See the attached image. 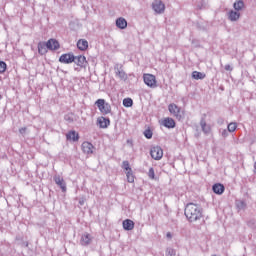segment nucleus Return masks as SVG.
Segmentation results:
<instances>
[{
  "label": "nucleus",
  "mask_w": 256,
  "mask_h": 256,
  "mask_svg": "<svg viewBox=\"0 0 256 256\" xmlns=\"http://www.w3.org/2000/svg\"><path fill=\"white\" fill-rule=\"evenodd\" d=\"M184 215L190 223H195L203 219V209L195 203H188L184 210Z\"/></svg>",
  "instance_id": "f257e3e1"
},
{
  "label": "nucleus",
  "mask_w": 256,
  "mask_h": 256,
  "mask_svg": "<svg viewBox=\"0 0 256 256\" xmlns=\"http://www.w3.org/2000/svg\"><path fill=\"white\" fill-rule=\"evenodd\" d=\"M95 105L102 115H109L111 113V104L105 101V99L96 100Z\"/></svg>",
  "instance_id": "f03ea898"
},
{
  "label": "nucleus",
  "mask_w": 256,
  "mask_h": 256,
  "mask_svg": "<svg viewBox=\"0 0 256 256\" xmlns=\"http://www.w3.org/2000/svg\"><path fill=\"white\" fill-rule=\"evenodd\" d=\"M168 111L173 115V117L178 119V121H181L183 119V115H185V112L181 110V107L177 106L175 103L168 105Z\"/></svg>",
  "instance_id": "7ed1b4c3"
},
{
  "label": "nucleus",
  "mask_w": 256,
  "mask_h": 256,
  "mask_svg": "<svg viewBox=\"0 0 256 256\" xmlns=\"http://www.w3.org/2000/svg\"><path fill=\"white\" fill-rule=\"evenodd\" d=\"M122 169H124L126 173L128 183H135V174H133V169H131L129 161L122 162Z\"/></svg>",
  "instance_id": "20e7f679"
},
{
  "label": "nucleus",
  "mask_w": 256,
  "mask_h": 256,
  "mask_svg": "<svg viewBox=\"0 0 256 256\" xmlns=\"http://www.w3.org/2000/svg\"><path fill=\"white\" fill-rule=\"evenodd\" d=\"M143 81L147 87H150L151 89H155L157 87V77L153 74H143Z\"/></svg>",
  "instance_id": "39448f33"
},
{
  "label": "nucleus",
  "mask_w": 256,
  "mask_h": 256,
  "mask_svg": "<svg viewBox=\"0 0 256 256\" xmlns=\"http://www.w3.org/2000/svg\"><path fill=\"white\" fill-rule=\"evenodd\" d=\"M150 155L155 161H160V159H163V149L159 146H154L150 150Z\"/></svg>",
  "instance_id": "423d86ee"
},
{
  "label": "nucleus",
  "mask_w": 256,
  "mask_h": 256,
  "mask_svg": "<svg viewBox=\"0 0 256 256\" xmlns=\"http://www.w3.org/2000/svg\"><path fill=\"white\" fill-rule=\"evenodd\" d=\"M60 63L69 65L70 63H75V56L72 53L62 54L59 58Z\"/></svg>",
  "instance_id": "0eeeda50"
},
{
  "label": "nucleus",
  "mask_w": 256,
  "mask_h": 256,
  "mask_svg": "<svg viewBox=\"0 0 256 256\" xmlns=\"http://www.w3.org/2000/svg\"><path fill=\"white\" fill-rule=\"evenodd\" d=\"M161 125H163V127H166V129H175L176 123L173 118L166 117L161 121Z\"/></svg>",
  "instance_id": "6e6552de"
},
{
  "label": "nucleus",
  "mask_w": 256,
  "mask_h": 256,
  "mask_svg": "<svg viewBox=\"0 0 256 256\" xmlns=\"http://www.w3.org/2000/svg\"><path fill=\"white\" fill-rule=\"evenodd\" d=\"M152 8L156 13H163L165 11V4L161 0H156L153 2Z\"/></svg>",
  "instance_id": "1a4fd4ad"
},
{
  "label": "nucleus",
  "mask_w": 256,
  "mask_h": 256,
  "mask_svg": "<svg viewBox=\"0 0 256 256\" xmlns=\"http://www.w3.org/2000/svg\"><path fill=\"white\" fill-rule=\"evenodd\" d=\"M97 123L101 129H107L109 125H111V120L106 117H100L97 119Z\"/></svg>",
  "instance_id": "9d476101"
},
{
  "label": "nucleus",
  "mask_w": 256,
  "mask_h": 256,
  "mask_svg": "<svg viewBox=\"0 0 256 256\" xmlns=\"http://www.w3.org/2000/svg\"><path fill=\"white\" fill-rule=\"evenodd\" d=\"M47 47L50 51H57V49H59L60 44L59 41H57L56 39H49L47 41Z\"/></svg>",
  "instance_id": "9b49d317"
},
{
  "label": "nucleus",
  "mask_w": 256,
  "mask_h": 256,
  "mask_svg": "<svg viewBox=\"0 0 256 256\" xmlns=\"http://www.w3.org/2000/svg\"><path fill=\"white\" fill-rule=\"evenodd\" d=\"M82 151L83 153H86V155H91L93 153V144L91 142H83L82 143Z\"/></svg>",
  "instance_id": "f8f14e48"
},
{
  "label": "nucleus",
  "mask_w": 256,
  "mask_h": 256,
  "mask_svg": "<svg viewBox=\"0 0 256 256\" xmlns=\"http://www.w3.org/2000/svg\"><path fill=\"white\" fill-rule=\"evenodd\" d=\"M54 181L62 189L63 193L67 191V184H65V180L61 176L54 177Z\"/></svg>",
  "instance_id": "ddd939ff"
},
{
  "label": "nucleus",
  "mask_w": 256,
  "mask_h": 256,
  "mask_svg": "<svg viewBox=\"0 0 256 256\" xmlns=\"http://www.w3.org/2000/svg\"><path fill=\"white\" fill-rule=\"evenodd\" d=\"M122 225L125 231H133V229H135V222L131 219L124 220Z\"/></svg>",
  "instance_id": "4468645a"
},
{
  "label": "nucleus",
  "mask_w": 256,
  "mask_h": 256,
  "mask_svg": "<svg viewBox=\"0 0 256 256\" xmlns=\"http://www.w3.org/2000/svg\"><path fill=\"white\" fill-rule=\"evenodd\" d=\"M67 141H79V133H77L75 130H71L66 134Z\"/></svg>",
  "instance_id": "2eb2a0df"
},
{
  "label": "nucleus",
  "mask_w": 256,
  "mask_h": 256,
  "mask_svg": "<svg viewBox=\"0 0 256 256\" xmlns=\"http://www.w3.org/2000/svg\"><path fill=\"white\" fill-rule=\"evenodd\" d=\"M77 47L79 51H87L89 49V42L85 39H80L77 42Z\"/></svg>",
  "instance_id": "dca6fc26"
},
{
  "label": "nucleus",
  "mask_w": 256,
  "mask_h": 256,
  "mask_svg": "<svg viewBox=\"0 0 256 256\" xmlns=\"http://www.w3.org/2000/svg\"><path fill=\"white\" fill-rule=\"evenodd\" d=\"M212 189L213 192L216 193V195H223V193L225 192V186L220 183L214 184Z\"/></svg>",
  "instance_id": "f3484780"
},
{
  "label": "nucleus",
  "mask_w": 256,
  "mask_h": 256,
  "mask_svg": "<svg viewBox=\"0 0 256 256\" xmlns=\"http://www.w3.org/2000/svg\"><path fill=\"white\" fill-rule=\"evenodd\" d=\"M200 127L203 133H205V135H209V133H211V126L207 125V122L205 121V119H202L200 121Z\"/></svg>",
  "instance_id": "a211bd4d"
},
{
  "label": "nucleus",
  "mask_w": 256,
  "mask_h": 256,
  "mask_svg": "<svg viewBox=\"0 0 256 256\" xmlns=\"http://www.w3.org/2000/svg\"><path fill=\"white\" fill-rule=\"evenodd\" d=\"M49 47H47V42H39L38 43V53L40 55H46Z\"/></svg>",
  "instance_id": "6ab92c4d"
},
{
  "label": "nucleus",
  "mask_w": 256,
  "mask_h": 256,
  "mask_svg": "<svg viewBox=\"0 0 256 256\" xmlns=\"http://www.w3.org/2000/svg\"><path fill=\"white\" fill-rule=\"evenodd\" d=\"M75 63L78 65V67H83L85 63H87V58L83 55H79L75 57Z\"/></svg>",
  "instance_id": "aec40b11"
},
{
  "label": "nucleus",
  "mask_w": 256,
  "mask_h": 256,
  "mask_svg": "<svg viewBox=\"0 0 256 256\" xmlns=\"http://www.w3.org/2000/svg\"><path fill=\"white\" fill-rule=\"evenodd\" d=\"M116 27H118V29H127V20H125V18H118L116 20Z\"/></svg>",
  "instance_id": "412c9836"
},
{
  "label": "nucleus",
  "mask_w": 256,
  "mask_h": 256,
  "mask_svg": "<svg viewBox=\"0 0 256 256\" xmlns=\"http://www.w3.org/2000/svg\"><path fill=\"white\" fill-rule=\"evenodd\" d=\"M239 17H241V14L239 12H235L231 10L228 14V19L230 21H238Z\"/></svg>",
  "instance_id": "4be33fe9"
},
{
  "label": "nucleus",
  "mask_w": 256,
  "mask_h": 256,
  "mask_svg": "<svg viewBox=\"0 0 256 256\" xmlns=\"http://www.w3.org/2000/svg\"><path fill=\"white\" fill-rule=\"evenodd\" d=\"M205 77H207V76L203 72H199V71L192 72L193 79L199 80V79H205Z\"/></svg>",
  "instance_id": "5701e85b"
},
{
  "label": "nucleus",
  "mask_w": 256,
  "mask_h": 256,
  "mask_svg": "<svg viewBox=\"0 0 256 256\" xmlns=\"http://www.w3.org/2000/svg\"><path fill=\"white\" fill-rule=\"evenodd\" d=\"M81 243L83 245H89V243H91V235L87 233L82 235Z\"/></svg>",
  "instance_id": "b1692460"
},
{
  "label": "nucleus",
  "mask_w": 256,
  "mask_h": 256,
  "mask_svg": "<svg viewBox=\"0 0 256 256\" xmlns=\"http://www.w3.org/2000/svg\"><path fill=\"white\" fill-rule=\"evenodd\" d=\"M243 7H245V3L243 2V0H237L234 3V9L235 11H241V9H243Z\"/></svg>",
  "instance_id": "393cba45"
},
{
  "label": "nucleus",
  "mask_w": 256,
  "mask_h": 256,
  "mask_svg": "<svg viewBox=\"0 0 256 256\" xmlns=\"http://www.w3.org/2000/svg\"><path fill=\"white\" fill-rule=\"evenodd\" d=\"M227 129L229 133H234V131L237 130V123L235 122L229 123Z\"/></svg>",
  "instance_id": "a878e982"
},
{
  "label": "nucleus",
  "mask_w": 256,
  "mask_h": 256,
  "mask_svg": "<svg viewBox=\"0 0 256 256\" xmlns=\"http://www.w3.org/2000/svg\"><path fill=\"white\" fill-rule=\"evenodd\" d=\"M124 107H133V99L131 98H125L123 100Z\"/></svg>",
  "instance_id": "bb28decb"
},
{
  "label": "nucleus",
  "mask_w": 256,
  "mask_h": 256,
  "mask_svg": "<svg viewBox=\"0 0 256 256\" xmlns=\"http://www.w3.org/2000/svg\"><path fill=\"white\" fill-rule=\"evenodd\" d=\"M144 137H146V139H151L153 137V131H151V129H146L144 131Z\"/></svg>",
  "instance_id": "cd10ccee"
},
{
  "label": "nucleus",
  "mask_w": 256,
  "mask_h": 256,
  "mask_svg": "<svg viewBox=\"0 0 256 256\" xmlns=\"http://www.w3.org/2000/svg\"><path fill=\"white\" fill-rule=\"evenodd\" d=\"M7 71V63L0 61V73H5Z\"/></svg>",
  "instance_id": "c85d7f7f"
},
{
  "label": "nucleus",
  "mask_w": 256,
  "mask_h": 256,
  "mask_svg": "<svg viewBox=\"0 0 256 256\" xmlns=\"http://www.w3.org/2000/svg\"><path fill=\"white\" fill-rule=\"evenodd\" d=\"M176 251H175V249H173V248H168L167 250H166V256H175L176 255Z\"/></svg>",
  "instance_id": "c756f323"
},
{
  "label": "nucleus",
  "mask_w": 256,
  "mask_h": 256,
  "mask_svg": "<svg viewBox=\"0 0 256 256\" xmlns=\"http://www.w3.org/2000/svg\"><path fill=\"white\" fill-rule=\"evenodd\" d=\"M148 177L149 179H155V169L153 168H150L149 171H148Z\"/></svg>",
  "instance_id": "7c9ffc66"
},
{
  "label": "nucleus",
  "mask_w": 256,
  "mask_h": 256,
  "mask_svg": "<svg viewBox=\"0 0 256 256\" xmlns=\"http://www.w3.org/2000/svg\"><path fill=\"white\" fill-rule=\"evenodd\" d=\"M19 133H21V135L27 133V127L20 128Z\"/></svg>",
  "instance_id": "2f4dec72"
},
{
  "label": "nucleus",
  "mask_w": 256,
  "mask_h": 256,
  "mask_svg": "<svg viewBox=\"0 0 256 256\" xmlns=\"http://www.w3.org/2000/svg\"><path fill=\"white\" fill-rule=\"evenodd\" d=\"M225 71H233V68L231 67V65L227 64L225 65Z\"/></svg>",
  "instance_id": "473e14b6"
},
{
  "label": "nucleus",
  "mask_w": 256,
  "mask_h": 256,
  "mask_svg": "<svg viewBox=\"0 0 256 256\" xmlns=\"http://www.w3.org/2000/svg\"><path fill=\"white\" fill-rule=\"evenodd\" d=\"M166 237L167 239H172L173 235L171 234V232H167Z\"/></svg>",
  "instance_id": "72a5a7b5"
},
{
  "label": "nucleus",
  "mask_w": 256,
  "mask_h": 256,
  "mask_svg": "<svg viewBox=\"0 0 256 256\" xmlns=\"http://www.w3.org/2000/svg\"><path fill=\"white\" fill-rule=\"evenodd\" d=\"M222 135H223V137H227V130H224V131L222 132Z\"/></svg>",
  "instance_id": "f704fd0d"
},
{
  "label": "nucleus",
  "mask_w": 256,
  "mask_h": 256,
  "mask_svg": "<svg viewBox=\"0 0 256 256\" xmlns=\"http://www.w3.org/2000/svg\"><path fill=\"white\" fill-rule=\"evenodd\" d=\"M254 173L256 175V162L254 163Z\"/></svg>",
  "instance_id": "c9c22d12"
}]
</instances>
